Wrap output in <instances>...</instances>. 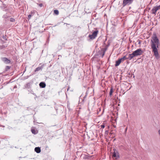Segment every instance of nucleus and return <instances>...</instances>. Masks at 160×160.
Returning a JSON list of instances; mask_svg holds the SVG:
<instances>
[{"label":"nucleus","mask_w":160,"mask_h":160,"mask_svg":"<svg viewBox=\"0 0 160 160\" xmlns=\"http://www.w3.org/2000/svg\"><path fill=\"white\" fill-rule=\"evenodd\" d=\"M160 44L158 38L156 33H154L151 40V46L152 52L154 53L156 58L158 59L160 58L158 53V48H159Z\"/></svg>","instance_id":"obj_1"},{"label":"nucleus","mask_w":160,"mask_h":160,"mask_svg":"<svg viewBox=\"0 0 160 160\" xmlns=\"http://www.w3.org/2000/svg\"><path fill=\"white\" fill-rule=\"evenodd\" d=\"M93 32L92 34H89L88 36V37L89 38V39L93 40L96 38L97 36L98 31L97 30L92 31Z\"/></svg>","instance_id":"obj_2"},{"label":"nucleus","mask_w":160,"mask_h":160,"mask_svg":"<svg viewBox=\"0 0 160 160\" xmlns=\"http://www.w3.org/2000/svg\"><path fill=\"white\" fill-rule=\"evenodd\" d=\"M133 52L135 56L141 55L143 52L141 48L138 49Z\"/></svg>","instance_id":"obj_3"},{"label":"nucleus","mask_w":160,"mask_h":160,"mask_svg":"<svg viewBox=\"0 0 160 160\" xmlns=\"http://www.w3.org/2000/svg\"><path fill=\"white\" fill-rule=\"evenodd\" d=\"M160 9V5L158 6L154 7L151 10V11H152V14L155 15L156 12Z\"/></svg>","instance_id":"obj_4"},{"label":"nucleus","mask_w":160,"mask_h":160,"mask_svg":"<svg viewBox=\"0 0 160 160\" xmlns=\"http://www.w3.org/2000/svg\"><path fill=\"white\" fill-rule=\"evenodd\" d=\"M133 0H123L122 5L123 6L127 4L129 5L132 3Z\"/></svg>","instance_id":"obj_5"},{"label":"nucleus","mask_w":160,"mask_h":160,"mask_svg":"<svg viewBox=\"0 0 160 160\" xmlns=\"http://www.w3.org/2000/svg\"><path fill=\"white\" fill-rule=\"evenodd\" d=\"M44 66V64H42L40 63L39 64V66L36 68L34 71L35 72H36L40 70L42 71Z\"/></svg>","instance_id":"obj_6"},{"label":"nucleus","mask_w":160,"mask_h":160,"mask_svg":"<svg viewBox=\"0 0 160 160\" xmlns=\"http://www.w3.org/2000/svg\"><path fill=\"white\" fill-rule=\"evenodd\" d=\"M1 59L6 64L10 63L11 62L10 60L6 58H1Z\"/></svg>","instance_id":"obj_7"},{"label":"nucleus","mask_w":160,"mask_h":160,"mask_svg":"<svg viewBox=\"0 0 160 160\" xmlns=\"http://www.w3.org/2000/svg\"><path fill=\"white\" fill-rule=\"evenodd\" d=\"M39 85L40 87L41 88H44L46 86L45 83L43 82H41L39 83Z\"/></svg>","instance_id":"obj_8"},{"label":"nucleus","mask_w":160,"mask_h":160,"mask_svg":"<svg viewBox=\"0 0 160 160\" xmlns=\"http://www.w3.org/2000/svg\"><path fill=\"white\" fill-rule=\"evenodd\" d=\"M35 151L37 153H39L41 152L40 148L39 147H36L34 149Z\"/></svg>","instance_id":"obj_9"},{"label":"nucleus","mask_w":160,"mask_h":160,"mask_svg":"<svg viewBox=\"0 0 160 160\" xmlns=\"http://www.w3.org/2000/svg\"><path fill=\"white\" fill-rule=\"evenodd\" d=\"M31 86V83L28 82L27 83L25 86V88L28 89L30 88Z\"/></svg>","instance_id":"obj_10"},{"label":"nucleus","mask_w":160,"mask_h":160,"mask_svg":"<svg viewBox=\"0 0 160 160\" xmlns=\"http://www.w3.org/2000/svg\"><path fill=\"white\" fill-rule=\"evenodd\" d=\"M129 58H130V60H131L133 57H136L133 52L132 53L129 54Z\"/></svg>","instance_id":"obj_11"},{"label":"nucleus","mask_w":160,"mask_h":160,"mask_svg":"<svg viewBox=\"0 0 160 160\" xmlns=\"http://www.w3.org/2000/svg\"><path fill=\"white\" fill-rule=\"evenodd\" d=\"M71 27H73V28H76V29H77V30H79V29L81 28V27H80L79 26H74L72 25H71Z\"/></svg>","instance_id":"obj_12"},{"label":"nucleus","mask_w":160,"mask_h":160,"mask_svg":"<svg viewBox=\"0 0 160 160\" xmlns=\"http://www.w3.org/2000/svg\"><path fill=\"white\" fill-rule=\"evenodd\" d=\"M113 92V88L112 87H111V89L110 90V91L109 92V95L110 96H111L112 95V94Z\"/></svg>","instance_id":"obj_13"},{"label":"nucleus","mask_w":160,"mask_h":160,"mask_svg":"<svg viewBox=\"0 0 160 160\" xmlns=\"http://www.w3.org/2000/svg\"><path fill=\"white\" fill-rule=\"evenodd\" d=\"M120 62H119V61H118V60H117V61H116V63H115V66L116 67H117V66H119V65L120 64Z\"/></svg>","instance_id":"obj_14"},{"label":"nucleus","mask_w":160,"mask_h":160,"mask_svg":"<svg viewBox=\"0 0 160 160\" xmlns=\"http://www.w3.org/2000/svg\"><path fill=\"white\" fill-rule=\"evenodd\" d=\"M31 131L32 133L34 134H36L37 133L36 131L34 129H31Z\"/></svg>","instance_id":"obj_15"},{"label":"nucleus","mask_w":160,"mask_h":160,"mask_svg":"<svg viewBox=\"0 0 160 160\" xmlns=\"http://www.w3.org/2000/svg\"><path fill=\"white\" fill-rule=\"evenodd\" d=\"M54 13L57 15H58L59 14V11L58 10H55L54 11Z\"/></svg>","instance_id":"obj_16"},{"label":"nucleus","mask_w":160,"mask_h":160,"mask_svg":"<svg viewBox=\"0 0 160 160\" xmlns=\"http://www.w3.org/2000/svg\"><path fill=\"white\" fill-rule=\"evenodd\" d=\"M121 59L122 61L125 60H127V58H126V56H124L123 58H121Z\"/></svg>","instance_id":"obj_17"},{"label":"nucleus","mask_w":160,"mask_h":160,"mask_svg":"<svg viewBox=\"0 0 160 160\" xmlns=\"http://www.w3.org/2000/svg\"><path fill=\"white\" fill-rule=\"evenodd\" d=\"M10 66H6V68H5V70L6 71H7L8 70H9V69H10Z\"/></svg>","instance_id":"obj_18"},{"label":"nucleus","mask_w":160,"mask_h":160,"mask_svg":"<svg viewBox=\"0 0 160 160\" xmlns=\"http://www.w3.org/2000/svg\"><path fill=\"white\" fill-rule=\"evenodd\" d=\"M89 157V156L88 155H85L83 158L84 159H87Z\"/></svg>","instance_id":"obj_19"},{"label":"nucleus","mask_w":160,"mask_h":160,"mask_svg":"<svg viewBox=\"0 0 160 160\" xmlns=\"http://www.w3.org/2000/svg\"><path fill=\"white\" fill-rule=\"evenodd\" d=\"M112 156H113V157H117L116 153V152L114 151V152L113 153Z\"/></svg>","instance_id":"obj_20"},{"label":"nucleus","mask_w":160,"mask_h":160,"mask_svg":"<svg viewBox=\"0 0 160 160\" xmlns=\"http://www.w3.org/2000/svg\"><path fill=\"white\" fill-rule=\"evenodd\" d=\"M105 125L104 123H103L102 125H101V128H105Z\"/></svg>","instance_id":"obj_21"},{"label":"nucleus","mask_w":160,"mask_h":160,"mask_svg":"<svg viewBox=\"0 0 160 160\" xmlns=\"http://www.w3.org/2000/svg\"><path fill=\"white\" fill-rule=\"evenodd\" d=\"M126 58H127V59H129V60H130V58H129V54L128 55V56H127L126 55Z\"/></svg>","instance_id":"obj_22"},{"label":"nucleus","mask_w":160,"mask_h":160,"mask_svg":"<svg viewBox=\"0 0 160 160\" xmlns=\"http://www.w3.org/2000/svg\"><path fill=\"white\" fill-rule=\"evenodd\" d=\"M31 16H32L31 14H29L28 15V19H30L31 18Z\"/></svg>","instance_id":"obj_23"},{"label":"nucleus","mask_w":160,"mask_h":160,"mask_svg":"<svg viewBox=\"0 0 160 160\" xmlns=\"http://www.w3.org/2000/svg\"><path fill=\"white\" fill-rule=\"evenodd\" d=\"M118 61H119V62H120V63H121V62L122 61V59H121V58H119V59L118 60Z\"/></svg>","instance_id":"obj_24"},{"label":"nucleus","mask_w":160,"mask_h":160,"mask_svg":"<svg viewBox=\"0 0 160 160\" xmlns=\"http://www.w3.org/2000/svg\"><path fill=\"white\" fill-rule=\"evenodd\" d=\"M118 61H119V62H120V63H121V62L122 61V59H121V58H119V59L118 60Z\"/></svg>","instance_id":"obj_25"},{"label":"nucleus","mask_w":160,"mask_h":160,"mask_svg":"<svg viewBox=\"0 0 160 160\" xmlns=\"http://www.w3.org/2000/svg\"><path fill=\"white\" fill-rule=\"evenodd\" d=\"M14 21V19L13 18H11L10 21L11 22H13Z\"/></svg>","instance_id":"obj_26"},{"label":"nucleus","mask_w":160,"mask_h":160,"mask_svg":"<svg viewBox=\"0 0 160 160\" xmlns=\"http://www.w3.org/2000/svg\"><path fill=\"white\" fill-rule=\"evenodd\" d=\"M105 50H105L104 51H103V53L102 54V57H103L104 56V55Z\"/></svg>","instance_id":"obj_27"},{"label":"nucleus","mask_w":160,"mask_h":160,"mask_svg":"<svg viewBox=\"0 0 160 160\" xmlns=\"http://www.w3.org/2000/svg\"><path fill=\"white\" fill-rule=\"evenodd\" d=\"M4 47L3 46H0V48L1 49H3Z\"/></svg>","instance_id":"obj_28"},{"label":"nucleus","mask_w":160,"mask_h":160,"mask_svg":"<svg viewBox=\"0 0 160 160\" xmlns=\"http://www.w3.org/2000/svg\"><path fill=\"white\" fill-rule=\"evenodd\" d=\"M39 6L40 7H42V3H40L39 4Z\"/></svg>","instance_id":"obj_29"},{"label":"nucleus","mask_w":160,"mask_h":160,"mask_svg":"<svg viewBox=\"0 0 160 160\" xmlns=\"http://www.w3.org/2000/svg\"><path fill=\"white\" fill-rule=\"evenodd\" d=\"M3 38L4 39V40H7V38H6V37L5 36H3Z\"/></svg>","instance_id":"obj_30"},{"label":"nucleus","mask_w":160,"mask_h":160,"mask_svg":"<svg viewBox=\"0 0 160 160\" xmlns=\"http://www.w3.org/2000/svg\"><path fill=\"white\" fill-rule=\"evenodd\" d=\"M87 96V94H86L84 96V97H83L84 98V99L82 100V101H84V99L86 98V97Z\"/></svg>","instance_id":"obj_31"},{"label":"nucleus","mask_w":160,"mask_h":160,"mask_svg":"<svg viewBox=\"0 0 160 160\" xmlns=\"http://www.w3.org/2000/svg\"><path fill=\"white\" fill-rule=\"evenodd\" d=\"M158 133H159V134L160 136V130H159V131H158Z\"/></svg>","instance_id":"obj_32"},{"label":"nucleus","mask_w":160,"mask_h":160,"mask_svg":"<svg viewBox=\"0 0 160 160\" xmlns=\"http://www.w3.org/2000/svg\"><path fill=\"white\" fill-rule=\"evenodd\" d=\"M64 24H66L67 25H69V24H68V23H64Z\"/></svg>","instance_id":"obj_33"},{"label":"nucleus","mask_w":160,"mask_h":160,"mask_svg":"<svg viewBox=\"0 0 160 160\" xmlns=\"http://www.w3.org/2000/svg\"><path fill=\"white\" fill-rule=\"evenodd\" d=\"M32 94L34 95L35 96H36V95L34 93H32Z\"/></svg>","instance_id":"obj_34"},{"label":"nucleus","mask_w":160,"mask_h":160,"mask_svg":"<svg viewBox=\"0 0 160 160\" xmlns=\"http://www.w3.org/2000/svg\"><path fill=\"white\" fill-rule=\"evenodd\" d=\"M32 94L34 95L35 96H36V95L34 93H32Z\"/></svg>","instance_id":"obj_35"},{"label":"nucleus","mask_w":160,"mask_h":160,"mask_svg":"<svg viewBox=\"0 0 160 160\" xmlns=\"http://www.w3.org/2000/svg\"><path fill=\"white\" fill-rule=\"evenodd\" d=\"M37 97V96H36V97L35 98V99H36V98Z\"/></svg>","instance_id":"obj_36"},{"label":"nucleus","mask_w":160,"mask_h":160,"mask_svg":"<svg viewBox=\"0 0 160 160\" xmlns=\"http://www.w3.org/2000/svg\"><path fill=\"white\" fill-rule=\"evenodd\" d=\"M28 76H27V78H28Z\"/></svg>","instance_id":"obj_37"},{"label":"nucleus","mask_w":160,"mask_h":160,"mask_svg":"<svg viewBox=\"0 0 160 160\" xmlns=\"http://www.w3.org/2000/svg\"><path fill=\"white\" fill-rule=\"evenodd\" d=\"M107 132V131H105V132L107 133V132Z\"/></svg>","instance_id":"obj_38"},{"label":"nucleus","mask_w":160,"mask_h":160,"mask_svg":"<svg viewBox=\"0 0 160 160\" xmlns=\"http://www.w3.org/2000/svg\"><path fill=\"white\" fill-rule=\"evenodd\" d=\"M107 132V131H105V132L107 133V132Z\"/></svg>","instance_id":"obj_39"},{"label":"nucleus","mask_w":160,"mask_h":160,"mask_svg":"<svg viewBox=\"0 0 160 160\" xmlns=\"http://www.w3.org/2000/svg\"><path fill=\"white\" fill-rule=\"evenodd\" d=\"M69 88L67 90L68 91V90Z\"/></svg>","instance_id":"obj_40"}]
</instances>
